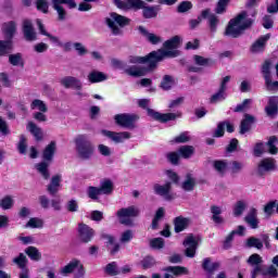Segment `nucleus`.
<instances>
[{
	"mask_svg": "<svg viewBox=\"0 0 278 278\" xmlns=\"http://www.w3.org/2000/svg\"><path fill=\"white\" fill-rule=\"evenodd\" d=\"M182 244H184V247H186L185 255L187 257H194V255H197V248L199 247V237H194L193 235H189L185 239Z\"/></svg>",
	"mask_w": 278,
	"mask_h": 278,
	"instance_id": "ddd939ff",
	"label": "nucleus"
},
{
	"mask_svg": "<svg viewBox=\"0 0 278 278\" xmlns=\"http://www.w3.org/2000/svg\"><path fill=\"white\" fill-rule=\"evenodd\" d=\"M137 104L142 110H147L148 116H150V118H153V121H159V123H168V121H175V118H181L180 112L163 114V113L156 112L155 110L149 108V105L151 104L150 99H139L137 101Z\"/></svg>",
	"mask_w": 278,
	"mask_h": 278,
	"instance_id": "20e7f679",
	"label": "nucleus"
},
{
	"mask_svg": "<svg viewBox=\"0 0 278 278\" xmlns=\"http://www.w3.org/2000/svg\"><path fill=\"white\" fill-rule=\"evenodd\" d=\"M244 222L251 229H257L260 227V219H257V208H250L249 213L244 217Z\"/></svg>",
	"mask_w": 278,
	"mask_h": 278,
	"instance_id": "a878e982",
	"label": "nucleus"
},
{
	"mask_svg": "<svg viewBox=\"0 0 278 278\" xmlns=\"http://www.w3.org/2000/svg\"><path fill=\"white\" fill-rule=\"evenodd\" d=\"M152 249H164V240L162 238H154L150 241Z\"/></svg>",
	"mask_w": 278,
	"mask_h": 278,
	"instance_id": "774afa93",
	"label": "nucleus"
},
{
	"mask_svg": "<svg viewBox=\"0 0 278 278\" xmlns=\"http://www.w3.org/2000/svg\"><path fill=\"white\" fill-rule=\"evenodd\" d=\"M60 84L63 86V88H73V90H81L83 88L81 80L73 76L63 77L60 80Z\"/></svg>",
	"mask_w": 278,
	"mask_h": 278,
	"instance_id": "6ab92c4d",
	"label": "nucleus"
},
{
	"mask_svg": "<svg viewBox=\"0 0 278 278\" xmlns=\"http://www.w3.org/2000/svg\"><path fill=\"white\" fill-rule=\"evenodd\" d=\"M25 253L33 262H40L42 260V253L36 247L26 248Z\"/></svg>",
	"mask_w": 278,
	"mask_h": 278,
	"instance_id": "e433bc0d",
	"label": "nucleus"
},
{
	"mask_svg": "<svg viewBox=\"0 0 278 278\" xmlns=\"http://www.w3.org/2000/svg\"><path fill=\"white\" fill-rule=\"evenodd\" d=\"M202 268L208 274V278H212L214 271L220 268V262H212L210 257H206L202 262Z\"/></svg>",
	"mask_w": 278,
	"mask_h": 278,
	"instance_id": "bb28decb",
	"label": "nucleus"
},
{
	"mask_svg": "<svg viewBox=\"0 0 278 278\" xmlns=\"http://www.w3.org/2000/svg\"><path fill=\"white\" fill-rule=\"evenodd\" d=\"M105 274L111 275V277H116V275H121V270H118V265L116 264V262H112L106 265Z\"/></svg>",
	"mask_w": 278,
	"mask_h": 278,
	"instance_id": "603ef678",
	"label": "nucleus"
},
{
	"mask_svg": "<svg viewBox=\"0 0 278 278\" xmlns=\"http://www.w3.org/2000/svg\"><path fill=\"white\" fill-rule=\"evenodd\" d=\"M267 147H268V151L271 155H277L278 153V148L276 144H278V138L277 136H271L269 137V140L267 141Z\"/></svg>",
	"mask_w": 278,
	"mask_h": 278,
	"instance_id": "49530a36",
	"label": "nucleus"
},
{
	"mask_svg": "<svg viewBox=\"0 0 278 278\" xmlns=\"http://www.w3.org/2000/svg\"><path fill=\"white\" fill-rule=\"evenodd\" d=\"M73 273L74 278H83L86 275V269L81 261L73 258L67 265L60 269V275L63 277H68V275H73Z\"/></svg>",
	"mask_w": 278,
	"mask_h": 278,
	"instance_id": "0eeeda50",
	"label": "nucleus"
},
{
	"mask_svg": "<svg viewBox=\"0 0 278 278\" xmlns=\"http://www.w3.org/2000/svg\"><path fill=\"white\" fill-rule=\"evenodd\" d=\"M163 216H164V207L157 208L155 216L152 220V229H157V225H160V220H162Z\"/></svg>",
	"mask_w": 278,
	"mask_h": 278,
	"instance_id": "13d9d810",
	"label": "nucleus"
},
{
	"mask_svg": "<svg viewBox=\"0 0 278 278\" xmlns=\"http://www.w3.org/2000/svg\"><path fill=\"white\" fill-rule=\"evenodd\" d=\"M65 208L71 213L79 212V202H77L75 199H72L67 201Z\"/></svg>",
	"mask_w": 278,
	"mask_h": 278,
	"instance_id": "e2e57ef3",
	"label": "nucleus"
},
{
	"mask_svg": "<svg viewBox=\"0 0 278 278\" xmlns=\"http://www.w3.org/2000/svg\"><path fill=\"white\" fill-rule=\"evenodd\" d=\"M87 79L90 84H100L101 81H106L108 76L103 72L92 70L88 74Z\"/></svg>",
	"mask_w": 278,
	"mask_h": 278,
	"instance_id": "cd10ccee",
	"label": "nucleus"
},
{
	"mask_svg": "<svg viewBox=\"0 0 278 278\" xmlns=\"http://www.w3.org/2000/svg\"><path fill=\"white\" fill-rule=\"evenodd\" d=\"M87 194L89 199H92V201H97V199H99V197H101L102 193L99 187H89L87 189Z\"/></svg>",
	"mask_w": 278,
	"mask_h": 278,
	"instance_id": "4d7b16f0",
	"label": "nucleus"
},
{
	"mask_svg": "<svg viewBox=\"0 0 278 278\" xmlns=\"http://www.w3.org/2000/svg\"><path fill=\"white\" fill-rule=\"evenodd\" d=\"M35 168L38 170V173L43 177V179H49V164L47 162H41L35 165Z\"/></svg>",
	"mask_w": 278,
	"mask_h": 278,
	"instance_id": "37998d69",
	"label": "nucleus"
},
{
	"mask_svg": "<svg viewBox=\"0 0 278 278\" xmlns=\"http://www.w3.org/2000/svg\"><path fill=\"white\" fill-rule=\"evenodd\" d=\"M254 123H255V116L249 113H245L243 115V119L240 123L239 134L243 136V134L251 131V127L253 126Z\"/></svg>",
	"mask_w": 278,
	"mask_h": 278,
	"instance_id": "5701e85b",
	"label": "nucleus"
},
{
	"mask_svg": "<svg viewBox=\"0 0 278 278\" xmlns=\"http://www.w3.org/2000/svg\"><path fill=\"white\" fill-rule=\"evenodd\" d=\"M139 31L141 35L147 38L148 41L151 42V45H159V42H162V38L153 33H149L144 26H139L138 27Z\"/></svg>",
	"mask_w": 278,
	"mask_h": 278,
	"instance_id": "473e14b6",
	"label": "nucleus"
},
{
	"mask_svg": "<svg viewBox=\"0 0 278 278\" xmlns=\"http://www.w3.org/2000/svg\"><path fill=\"white\" fill-rule=\"evenodd\" d=\"M253 103L252 99H245L242 103L238 104L233 112H244L245 110H249V105Z\"/></svg>",
	"mask_w": 278,
	"mask_h": 278,
	"instance_id": "338daca9",
	"label": "nucleus"
},
{
	"mask_svg": "<svg viewBox=\"0 0 278 278\" xmlns=\"http://www.w3.org/2000/svg\"><path fill=\"white\" fill-rule=\"evenodd\" d=\"M155 264H156V262L153 256H146L141 261V267L143 270H149V268H153V266H155Z\"/></svg>",
	"mask_w": 278,
	"mask_h": 278,
	"instance_id": "5fc2aeb1",
	"label": "nucleus"
},
{
	"mask_svg": "<svg viewBox=\"0 0 278 278\" xmlns=\"http://www.w3.org/2000/svg\"><path fill=\"white\" fill-rule=\"evenodd\" d=\"M264 214L267 218H270L275 212H277V200L267 202L263 208Z\"/></svg>",
	"mask_w": 278,
	"mask_h": 278,
	"instance_id": "58836bf2",
	"label": "nucleus"
},
{
	"mask_svg": "<svg viewBox=\"0 0 278 278\" xmlns=\"http://www.w3.org/2000/svg\"><path fill=\"white\" fill-rule=\"evenodd\" d=\"M213 167L215 168L216 173H218V175L223 176L225 173H227V162L225 161H214Z\"/></svg>",
	"mask_w": 278,
	"mask_h": 278,
	"instance_id": "864d4df0",
	"label": "nucleus"
},
{
	"mask_svg": "<svg viewBox=\"0 0 278 278\" xmlns=\"http://www.w3.org/2000/svg\"><path fill=\"white\" fill-rule=\"evenodd\" d=\"M139 118L140 116H138V114L129 113L116 114L114 116L116 125H118L119 127H124L125 129H135L136 121H138Z\"/></svg>",
	"mask_w": 278,
	"mask_h": 278,
	"instance_id": "9d476101",
	"label": "nucleus"
},
{
	"mask_svg": "<svg viewBox=\"0 0 278 278\" xmlns=\"http://www.w3.org/2000/svg\"><path fill=\"white\" fill-rule=\"evenodd\" d=\"M30 110H38V112H49V108L47 103L40 99H35L30 103Z\"/></svg>",
	"mask_w": 278,
	"mask_h": 278,
	"instance_id": "a19ab883",
	"label": "nucleus"
},
{
	"mask_svg": "<svg viewBox=\"0 0 278 278\" xmlns=\"http://www.w3.org/2000/svg\"><path fill=\"white\" fill-rule=\"evenodd\" d=\"M13 205H14V200L10 195H7L0 200V207L2 210H12Z\"/></svg>",
	"mask_w": 278,
	"mask_h": 278,
	"instance_id": "6e6d98bb",
	"label": "nucleus"
},
{
	"mask_svg": "<svg viewBox=\"0 0 278 278\" xmlns=\"http://www.w3.org/2000/svg\"><path fill=\"white\" fill-rule=\"evenodd\" d=\"M270 40V34L261 36L250 48L251 53H262L266 49V42Z\"/></svg>",
	"mask_w": 278,
	"mask_h": 278,
	"instance_id": "412c9836",
	"label": "nucleus"
},
{
	"mask_svg": "<svg viewBox=\"0 0 278 278\" xmlns=\"http://www.w3.org/2000/svg\"><path fill=\"white\" fill-rule=\"evenodd\" d=\"M102 134L116 144H121V142H125V140H129V138H131V134L127 131L115 132L111 130H102Z\"/></svg>",
	"mask_w": 278,
	"mask_h": 278,
	"instance_id": "dca6fc26",
	"label": "nucleus"
},
{
	"mask_svg": "<svg viewBox=\"0 0 278 278\" xmlns=\"http://www.w3.org/2000/svg\"><path fill=\"white\" fill-rule=\"evenodd\" d=\"M181 45V37L179 36H174L173 38L166 40L163 43V47L165 50H156V51H177L178 55H179V46ZM178 55H176V58H178Z\"/></svg>",
	"mask_w": 278,
	"mask_h": 278,
	"instance_id": "4be33fe9",
	"label": "nucleus"
},
{
	"mask_svg": "<svg viewBox=\"0 0 278 278\" xmlns=\"http://www.w3.org/2000/svg\"><path fill=\"white\" fill-rule=\"evenodd\" d=\"M51 3L58 14V21H66V9L62 4L68 5L71 10L77 8L75 0H51Z\"/></svg>",
	"mask_w": 278,
	"mask_h": 278,
	"instance_id": "9b49d317",
	"label": "nucleus"
},
{
	"mask_svg": "<svg viewBox=\"0 0 278 278\" xmlns=\"http://www.w3.org/2000/svg\"><path fill=\"white\" fill-rule=\"evenodd\" d=\"M202 18H207L208 23V29L211 34H216V30L218 29V24L220 23V20L216 16V14L210 13V9H206L201 12Z\"/></svg>",
	"mask_w": 278,
	"mask_h": 278,
	"instance_id": "f3484780",
	"label": "nucleus"
},
{
	"mask_svg": "<svg viewBox=\"0 0 278 278\" xmlns=\"http://www.w3.org/2000/svg\"><path fill=\"white\" fill-rule=\"evenodd\" d=\"M194 186H197V179L192 177V174H187L185 181L181 184L182 190H185V192H192Z\"/></svg>",
	"mask_w": 278,
	"mask_h": 278,
	"instance_id": "f704fd0d",
	"label": "nucleus"
},
{
	"mask_svg": "<svg viewBox=\"0 0 278 278\" xmlns=\"http://www.w3.org/2000/svg\"><path fill=\"white\" fill-rule=\"evenodd\" d=\"M175 86V79L170 75H165L161 81V88L163 90H170Z\"/></svg>",
	"mask_w": 278,
	"mask_h": 278,
	"instance_id": "09e8293b",
	"label": "nucleus"
},
{
	"mask_svg": "<svg viewBox=\"0 0 278 278\" xmlns=\"http://www.w3.org/2000/svg\"><path fill=\"white\" fill-rule=\"evenodd\" d=\"M76 153L80 160H90L94 155V144L90 141L88 135H78L74 139Z\"/></svg>",
	"mask_w": 278,
	"mask_h": 278,
	"instance_id": "39448f33",
	"label": "nucleus"
},
{
	"mask_svg": "<svg viewBox=\"0 0 278 278\" xmlns=\"http://www.w3.org/2000/svg\"><path fill=\"white\" fill-rule=\"evenodd\" d=\"M58 149V143L55 141H51L43 150L42 157L46 162H51L53 156L55 155V151Z\"/></svg>",
	"mask_w": 278,
	"mask_h": 278,
	"instance_id": "7c9ffc66",
	"label": "nucleus"
},
{
	"mask_svg": "<svg viewBox=\"0 0 278 278\" xmlns=\"http://www.w3.org/2000/svg\"><path fill=\"white\" fill-rule=\"evenodd\" d=\"M61 182H62V176L60 175L53 176L47 189L49 194H51L52 197H54V194H58V190H60Z\"/></svg>",
	"mask_w": 278,
	"mask_h": 278,
	"instance_id": "2f4dec72",
	"label": "nucleus"
},
{
	"mask_svg": "<svg viewBox=\"0 0 278 278\" xmlns=\"http://www.w3.org/2000/svg\"><path fill=\"white\" fill-rule=\"evenodd\" d=\"M247 247L249 249H258V251H262V249H264V243L262 241V238L257 239L255 237H250L247 240Z\"/></svg>",
	"mask_w": 278,
	"mask_h": 278,
	"instance_id": "ea45409f",
	"label": "nucleus"
},
{
	"mask_svg": "<svg viewBox=\"0 0 278 278\" xmlns=\"http://www.w3.org/2000/svg\"><path fill=\"white\" fill-rule=\"evenodd\" d=\"M9 62L12 64V66H20V64L23 66V56L21 53L10 54Z\"/></svg>",
	"mask_w": 278,
	"mask_h": 278,
	"instance_id": "052dcab7",
	"label": "nucleus"
},
{
	"mask_svg": "<svg viewBox=\"0 0 278 278\" xmlns=\"http://www.w3.org/2000/svg\"><path fill=\"white\" fill-rule=\"evenodd\" d=\"M115 5L119 8V10H142L143 18H157V13L160 12L159 5L148 7L147 2L142 0H126L123 2L121 0H113Z\"/></svg>",
	"mask_w": 278,
	"mask_h": 278,
	"instance_id": "7ed1b4c3",
	"label": "nucleus"
},
{
	"mask_svg": "<svg viewBox=\"0 0 278 278\" xmlns=\"http://www.w3.org/2000/svg\"><path fill=\"white\" fill-rule=\"evenodd\" d=\"M265 112L267 116H275L278 112V98L270 97L268 101V105L265 108Z\"/></svg>",
	"mask_w": 278,
	"mask_h": 278,
	"instance_id": "72a5a7b5",
	"label": "nucleus"
},
{
	"mask_svg": "<svg viewBox=\"0 0 278 278\" xmlns=\"http://www.w3.org/2000/svg\"><path fill=\"white\" fill-rule=\"evenodd\" d=\"M101 194H112L114 192V182L111 179H103L100 182Z\"/></svg>",
	"mask_w": 278,
	"mask_h": 278,
	"instance_id": "c9c22d12",
	"label": "nucleus"
},
{
	"mask_svg": "<svg viewBox=\"0 0 278 278\" xmlns=\"http://www.w3.org/2000/svg\"><path fill=\"white\" fill-rule=\"evenodd\" d=\"M37 27L40 31V34H42V36H47V38H49L51 40V42H60V39L49 33H47V30L45 29V24H42V21L37 20Z\"/></svg>",
	"mask_w": 278,
	"mask_h": 278,
	"instance_id": "c03bdc74",
	"label": "nucleus"
},
{
	"mask_svg": "<svg viewBox=\"0 0 278 278\" xmlns=\"http://www.w3.org/2000/svg\"><path fill=\"white\" fill-rule=\"evenodd\" d=\"M263 260H262V256H260V254H252L248 258V264H250V266H254L252 270V278L257 277V275H263L264 278H267V277L277 278L278 277L277 268L270 265L267 269H264L262 266H260Z\"/></svg>",
	"mask_w": 278,
	"mask_h": 278,
	"instance_id": "423d86ee",
	"label": "nucleus"
},
{
	"mask_svg": "<svg viewBox=\"0 0 278 278\" xmlns=\"http://www.w3.org/2000/svg\"><path fill=\"white\" fill-rule=\"evenodd\" d=\"M22 29L25 40L28 42H34L37 40L36 30L34 29V23L30 20H24L22 24Z\"/></svg>",
	"mask_w": 278,
	"mask_h": 278,
	"instance_id": "a211bd4d",
	"label": "nucleus"
},
{
	"mask_svg": "<svg viewBox=\"0 0 278 278\" xmlns=\"http://www.w3.org/2000/svg\"><path fill=\"white\" fill-rule=\"evenodd\" d=\"M37 10L43 14H49V2L47 0H37Z\"/></svg>",
	"mask_w": 278,
	"mask_h": 278,
	"instance_id": "0e129e2a",
	"label": "nucleus"
},
{
	"mask_svg": "<svg viewBox=\"0 0 278 278\" xmlns=\"http://www.w3.org/2000/svg\"><path fill=\"white\" fill-rule=\"evenodd\" d=\"M26 129H27V131H29L31 134V136H34V138H35V140H37V142H40V140H42V138H43L42 128L38 127V125H36V123L28 122L26 125Z\"/></svg>",
	"mask_w": 278,
	"mask_h": 278,
	"instance_id": "c756f323",
	"label": "nucleus"
},
{
	"mask_svg": "<svg viewBox=\"0 0 278 278\" xmlns=\"http://www.w3.org/2000/svg\"><path fill=\"white\" fill-rule=\"evenodd\" d=\"M276 168L277 162L275 159H263L257 165L256 175H258V177H264L266 173H270V170H275Z\"/></svg>",
	"mask_w": 278,
	"mask_h": 278,
	"instance_id": "4468645a",
	"label": "nucleus"
},
{
	"mask_svg": "<svg viewBox=\"0 0 278 278\" xmlns=\"http://www.w3.org/2000/svg\"><path fill=\"white\" fill-rule=\"evenodd\" d=\"M192 8V2L190 1H182L177 7L178 14H184L186 12H190V9Z\"/></svg>",
	"mask_w": 278,
	"mask_h": 278,
	"instance_id": "680f3d73",
	"label": "nucleus"
},
{
	"mask_svg": "<svg viewBox=\"0 0 278 278\" xmlns=\"http://www.w3.org/2000/svg\"><path fill=\"white\" fill-rule=\"evenodd\" d=\"M94 229L90 228V226L86 224L78 225V238L80 242L84 244H88V242H92V238H94Z\"/></svg>",
	"mask_w": 278,
	"mask_h": 278,
	"instance_id": "2eb2a0df",
	"label": "nucleus"
},
{
	"mask_svg": "<svg viewBox=\"0 0 278 278\" xmlns=\"http://www.w3.org/2000/svg\"><path fill=\"white\" fill-rule=\"evenodd\" d=\"M28 262L27 256L23 253H20L18 256L13 258V264L20 268H27Z\"/></svg>",
	"mask_w": 278,
	"mask_h": 278,
	"instance_id": "de8ad7c7",
	"label": "nucleus"
},
{
	"mask_svg": "<svg viewBox=\"0 0 278 278\" xmlns=\"http://www.w3.org/2000/svg\"><path fill=\"white\" fill-rule=\"evenodd\" d=\"M230 0H219L215 9L216 14H225Z\"/></svg>",
	"mask_w": 278,
	"mask_h": 278,
	"instance_id": "69168bd1",
	"label": "nucleus"
},
{
	"mask_svg": "<svg viewBox=\"0 0 278 278\" xmlns=\"http://www.w3.org/2000/svg\"><path fill=\"white\" fill-rule=\"evenodd\" d=\"M178 153L180 157L188 160L194 155V147L192 146H182L178 149Z\"/></svg>",
	"mask_w": 278,
	"mask_h": 278,
	"instance_id": "4c0bfd02",
	"label": "nucleus"
},
{
	"mask_svg": "<svg viewBox=\"0 0 278 278\" xmlns=\"http://www.w3.org/2000/svg\"><path fill=\"white\" fill-rule=\"evenodd\" d=\"M165 270L164 278H175L181 275H188V268L181 266H168Z\"/></svg>",
	"mask_w": 278,
	"mask_h": 278,
	"instance_id": "393cba45",
	"label": "nucleus"
},
{
	"mask_svg": "<svg viewBox=\"0 0 278 278\" xmlns=\"http://www.w3.org/2000/svg\"><path fill=\"white\" fill-rule=\"evenodd\" d=\"M17 149L22 155H25V153H27V138L25 137V135L20 136Z\"/></svg>",
	"mask_w": 278,
	"mask_h": 278,
	"instance_id": "bf43d9fd",
	"label": "nucleus"
},
{
	"mask_svg": "<svg viewBox=\"0 0 278 278\" xmlns=\"http://www.w3.org/2000/svg\"><path fill=\"white\" fill-rule=\"evenodd\" d=\"M154 194L164 198L165 201H173L175 194L173 193V182L167 181L164 185L154 184L153 185Z\"/></svg>",
	"mask_w": 278,
	"mask_h": 278,
	"instance_id": "f8f14e48",
	"label": "nucleus"
},
{
	"mask_svg": "<svg viewBox=\"0 0 278 278\" xmlns=\"http://www.w3.org/2000/svg\"><path fill=\"white\" fill-rule=\"evenodd\" d=\"M140 210L137 206H128L125 208H121L117 211L116 216L119 218L121 225H126L127 227H131L134 225V222L131 218H136V216H139Z\"/></svg>",
	"mask_w": 278,
	"mask_h": 278,
	"instance_id": "1a4fd4ad",
	"label": "nucleus"
},
{
	"mask_svg": "<svg viewBox=\"0 0 278 278\" xmlns=\"http://www.w3.org/2000/svg\"><path fill=\"white\" fill-rule=\"evenodd\" d=\"M244 210H247V202L242 200L237 201V203L233 206V216H242V214H244Z\"/></svg>",
	"mask_w": 278,
	"mask_h": 278,
	"instance_id": "a18cd8bd",
	"label": "nucleus"
},
{
	"mask_svg": "<svg viewBox=\"0 0 278 278\" xmlns=\"http://www.w3.org/2000/svg\"><path fill=\"white\" fill-rule=\"evenodd\" d=\"M17 24L14 21L2 23L1 31L8 40H12L16 34Z\"/></svg>",
	"mask_w": 278,
	"mask_h": 278,
	"instance_id": "aec40b11",
	"label": "nucleus"
},
{
	"mask_svg": "<svg viewBox=\"0 0 278 278\" xmlns=\"http://www.w3.org/2000/svg\"><path fill=\"white\" fill-rule=\"evenodd\" d=\"M192 220L188 217L178 216L174 219V229L176 233H181L185 229H188L190 227V224Z\"/></svg>",
	"mask_w": 278,
	"mask_h": 278,
	"instance_id": "b1692460",
	"label": "nucleus"
},
{
	"mask_svg": "<svg viewBox=\"0 0 278 278\" xmlns=\"http://www.w3.org/2000/svg\"><path fill=\"white\" fill-rule=\"evenodd\" d=\"M227 99V91H223L222 89H218L217 92H215L210 98V103L216 104L220 103V101H225Z\"/></svg>",
	"mask_w": 278,
	"mask_h": 278,
	"instance_id": "79ce46f5",
	"label": "nucleus"
},
{
	"mask_svg": "<svg viewBox=\"0 0 278 278\" xmlns=\"http://www.w3.org/2000/svg\"><path fill=\"white\" fill-rule=\"evenodd\" d=\"M179 52L177 51H152L146 56L130 55L128 58L129 64H148V66L132 65L124 70L126 75L130 77H144L148 73H153L157 68V64L164 60V58H177Z\"/></svg>",
	"mask_w": 278,
	"mask_h": 278,
	"instance_id": "f257e3e1",
	"label": "nucleus"
},
{
	"mask_svg": "<svg viewBox=\"0 0 278 278\" xmlns=\"http://www.w3.org/2000/svg\"><path fill=\"white\" fill-rule=\"evenodd\" d=\"M252 25L253 20L249 17L247 11H242L229 21L224 36H228V38H240V36H242L247 29H250Z\"/></svg>",
	"mask_w": 278,
	"mask_h": 278,
	"instance_id": "f03ea898",
	"label": "nucleus"
},
{
	"mask_svg": "<svg viewBox=\"0 0 278 278\" xmlns=\"http://www.w3.org/2000/svg\"><path fill=\"white\" fill-rule=\"evenodd\" d=\"M42 219L37 218V217H31L27 224L25 225L26 229H42Z\"/></svg>",
	"mask_w": 278,
	"mask_h": 278,
	"instance_id": "8fccbe9b",
	"label": "nucleus"
},
{
	"mask_svg": "<svg viewBox=\"0 0 278 278\" xmlns=\"http://www.w3.org/2000/svg\"><path fill=\"white\" fill-rule=\"evenodd\" d=\"M10 53H12V41H0V55H8Z\"/></svg>",
	"mask_w": 278,
	"mask_h": 278,
	"instance_id": "3c124183",
	"label": "nucleus"
},
{
	"mask_svg": "<svg viewBox=\"0 0 278 278\" xmlns=\"http://www.w3.org/2000/svg\"><path fill=\"white\" fill-rule=\"evenodd\" d=\"M211 214V220H213L215 225H225V218L220 216V214H223V208H220V206L212 205Z\"/></svg>",
	"mask_w": 278,
	"mask_h": 278,
	"instance_id": "c85d7f7f",
	"label": "nucleus"
},
{
	"mask_svg": "<svg viewBox=\"0 0 278 278\" xmlns=\"http://www.w3.org/2000/svg\"><path fill=\"white\" fill-rule=\"evenodd\" d=\"M105 23L108 27L111 29L112 34L114 36H118L121 34V28H118V26L126 27V25H129V18L118 13H111L110 17L105 18Z\"/></svg>",
	"mask_w": 278,
	"mask_h": 278,
	"instance_id": "6e6552de",
	"label": "nucleus"
}]
</instances>
